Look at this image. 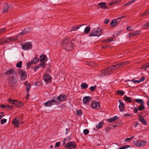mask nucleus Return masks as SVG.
Segmentation results:
<instances>
[{
  "mask_svg": "<svg viewBox=\"0 0 149 149\" xmlns=\"http://www.w3.org/2000/svg\"><path fill=\"white\" fill-rule=\"evenodd\" d=\"M62 44L63 48L66 51L71 50L74 45L68 37H65L63 40Z\"/></svg>",
  "mask_w": 149,
  "mask_h": 149,
  "instance_id": "1",
  "label": "nucleus"
},
{
  "mask_svg": "<svg viewBox=\"0 0 149 149\" xmlns=\"http://www.w3.org/2000/svg\"><path fill=\"white\" fill-rule=\"evenodd\" d=\"M8 85L11 87H13L15 86L16 81L14 79V75L10 76L8 78Z\"/></svg>",
  "mask_w": 149,
  "mask_h": 149,
  "instance_id": "2",
  "label": "nucleus"
},
{
  "mask_svg": "<svg viewBox=\"0 0 149 149\" xmlns=\"http://www.w3.org/2000/svg\"><path fill=\"white\" fill-rule=\"evenodd\" d=\"M91 105L92 108L94 109H98L100 108V103L95 100H93L91 102Z\"/></svg>",
  "mask_w": 149,
  "mask_h": 149,
  "instance_id": "3",
  "label": "nucleus"
},
{
  "mask_svg": "<svg viewBox=\"0 0 149 149\" xmlns=\"http://www.w3.org/2000/svg\"><path fill=\"white\" fill-rule=\"evenodd\" d=\"M102 30L100 29V30H97V31H92L89 34V36H100L102 33Z\"/></svg>",
  "mask_w": 149,
  "mask_h": 149,
  "instance_id": "4",
  "label": "nucleus"
},
{
  "mask_svg": "<svg viewBox=\"0 0 149 149\" xmlns=\"http://www.w3.org/2000/svg\"><path fill=\"white\" fill-rule=\"evenodd\" d=\"M55 98H53V100L44 103V105L47 107H49L53 104H58V103L57 102L56 100H54Z\"/></svg>",
  "mask_w": 149,
  "mask_h": 149,
  "instance_id": "5",
  "label": "nucleus"
},
{
  "mask_svg": "<svg viewBox=\"0 0 149 149\" xmlns=\"http://www.w3.org/2000/svg\"><path fill=\"white\" fill-rule=\"evenodd\" d=\"M136 102L138 103H140V104L141 105V106L138 107V109L140 111H141L142 110H145V107L144 106V102L141 99H136Z\"/></svg>",
  "mask_w": 149,
  "mask_h": 149,
  "instance_id": "6",
  "label": "nucleus"
},
{
  "mask_svg": "<svg viewBox=\"0 0 149 149\" xmlns=\"http://www.w3.org/2000/svg\"><path fill=\"white\" fill-rule=\"evenodd\" d=\"M32 45L31 42H26L22 46V49L24 50H29L32 49Z\"/></svg>",
  "mask_w": 149,
  "mask_h": 149,
  "instance_id": "7",
  "label": "nucleus"
},
{
  "mask_svg": "<svg viewBox=\"0 0 149 149\" xmlns=\"http://www.w3.org/2000/svg\"><path fill=\"white\" fill-rule=\"evenodd\" d=\"M19 74L21 75V79L22 80H25L26 78V74L24 70H19L18 71Z\"/></svg>",
  "mask_w": 149,
  "mask_h": 149,
  "instance_id": "8",
  "label": "nucleus"
},
{
  "mask_svg": "<svg viewBox=\"0 0 149 149\" xmlns=\"http://www.w3.org/2000/svg\"><path fill=\"white\" fill-rule=\"evenodd\" d=\"M76 147V143L73 141L69 142L68 143H67L65 146V148H70V149H72L71 147L72 148H75Z\"/></svg>",
  "mask_w": 149,
  "mask_h": 149,
  "instance_id": "9",
  "label": "nucleus"
},
{
  "mask_svg": "<svg viewBox=\"0 0 149 149\" xmlns=\"http://www.w3.org/2000/svg\"><path fill=\"white\" fill-rule=\"evenodd\" d=\"M125 17V16H123L118 17L116 19H114L110 23V25L112 26H115L116 24H118L120 22V21H118V20L123 17Z\"/></svg>",
  "mask_w": 149,
  "mask_h": 149,
  "instance_id": "10",
  "label": "nucleus"
},
{
  "mask_svg": "<svg viewBox=\"0 0 149 149\" xmlns=\"http://www.w3.org/2000/svg\"><path fill=\"white\" fill-rule=\"evenodd\" d=\"M30 31V28H27L22 30L21 32L18 35V37L19 38L21 37L22 36L28 33Z\"/></svg>",
  "mask_w": 149,
  "mask_h": 149,
  "instance_id": "11",
  "label": "nucleus"
},
{
  "mask_svg": "<svg viewBox=\"0 0 149 149\" xmlns=\"http://www.w3.org/2000/svg\"><path fill=\"white\" fill-rule=\"evenodd\" d=\"M13 74L14 76L16 75V73L15 70L13 69H10L5 72L6 75H8Z\"/></svg>",
  "mask_w": 149,
  "mask_h": 149,
  "instance_id": "12",
  "label": "nucleus"
},
{
  "mask_svg": "<svg viewBox=\"0 0 149 149\" xmlns=\"http://www.w3.org/2000/svg\"><path fill=\"white\" fill-rule=\"evenodd\" d=\"M43 79L45 82H50L51 80V77L48 74H45L43 76Z\"/></svg>",
  "mask_w": 149,
  "mask_h": 149,
  "instance_id": "13",
  "label": "nucleus"
},
{
  "mask_svg": "<svg viewBox=\"0 0 149 149\" xmlns=\"http://www.w3.org/2000/svg\"><path fill=\"white\" fill-rule=\"evenodd\" d=\"M14 105L17 107L20 108L24 105V103L19 101L15 100Z\"/></svg>",
  "mask_w": 149,
  "mask_h": 149,
  "instance_id": "14",
  "label": "nucleus"
},
{
  "mask_svg": "<svg viewBox=\"0 0 149 149\" xmlns=\"http://www.w3.org/2000/svg\"><path fill=\"white\" fill-rule=\"evenodd\" d=\"M67 97V96L66 95H61L56 99L60 101L63 102L66 98Z\"/></svg>",
  "mask_w": 149,
  "mask_h": 149,
  "instance_id": "15",
  "label": "nucleus"
},
{
  "mask_svg": "<svg viewBox=\"0 0 149 149\" xmlns=\"http://www.w3.org/2000/svg\"><path fill=\"white\" fill-rule=\"evenodd\" d=\"M139 121L142 123L144 125H146L147 123L143 117L141 115H139Z\"/></svg>",
  "mask_w": 149,
  "mask_h": 149,
  "instance_id": "16",
  "label": "nucleus"
},
{
  "mask_svg": "<svg viewBox=\"0 0 149 149\" xmlns=\"http://www.w3.org/2000/svg\"><path fill=\"white\" fill-rule=\"evenodd\" d=\"M17 117H16L12 122V123L14 125L15 127H17L19 126V123L17 119Z\"/></svg>",
  "mask_w": 149,
  "mask_h": 149,
  "instance_id": "17",
  "label": "nucleus"
},
{
  "mask_svg": "<svg viewBox=\"0 0 149 149\" xmlns=\"http://www.w3.org/2000/svg\"><path fill=\"white\" fill-rule=\"evenodd\" d=\"M123 99L126 102L129 103L132 102V100L131 97H128L127 95H125L123 97Z\"/></svg>",
  "mask_w": 149,
  "mask_h": 149,
  "instance_id": "18",
  "label": "nucleus"
},
{
  "mask_svg": "<svg viewBox=\"0 0 149 149\" xmlns=\"http://www.w3.org/2000/svg\"><path fill=\"white\" fill-rule=\"evenodd\" d=\"M98 5L100 6V8L102 9H108V8L106 6V4L105 2H101L98 4Z\"/></svg>",
  "mask_w": 149,
  "mask_h": 149,
  "instance_id": "19",
  "label": "nucleus"
},
{
  "mask_svg": "<svg viewBox=\"0 0 149 149\" xmlns=\"http://www.w3.org/2000/svg\"><path fill=\"white\" fill-rule=\"evenodd\" d=\"M118 102L120 103V104L119 106V108L120 109V111H122L124 109V103L122 102L120 100Z\"/></svg>",
  "mask_w": 149,
  "mask_h": 149,
  "instance_id": "20",
  "label": "nucleus"
},
{
  "mask_svg": "<svg viewBox=\"0 0 149 149\" xmlns=\"http://www.w3.org/2000/svg\"><path fill=\"white\" fill-rule=\"evenodd\" d=\"M90 101V97L89 96H86L84 97L83 100V102L84 104H86L89 102Z\"/></svg>",
  "mask_w": 149,
  "mask_h": 149,
  "instance_id": "21",
  "label": "nucleus"
},
{
  "mask_svg": "<svg viewBox=\"0 0 149 149\" xmlns=\"http://www.w3.org/2000/svg\"><path fill=\"white\" fill-rule=\"evenodd\" d=\"M118 119V117L117 116H114L112 118H110L107 120V121L109 123H111L115 121L116 120Z\"/></svg>",
  "mask_w": 149,
  "mask_h": 149,
  "instance_id": "22",
  "label": "nucleus"
},
{
  "mask_svg": "<svg viewBox=\"0 0 149 149\" xmlns=\"http://www.w3.org/2000/svg\"><path fill=\"white\" fill-rule=\"evenodd\" d=\"M141 31H138L133 32L132 33H130L129 35V37L131 38L133 37L134 36L139 35L141 33Z\"/></svg>",
  "mask_w": 149,
  "mask_h": 149,
  "instance_id": "23",
  "label": "nucleus"
},
{
  "mask_svg": "<svg viewBox=\"0 0 149 149\" xmlns=\"http://www.w3.org/2000/svg\"><path fill=\"white\" fill-rule=\"evenodd\" d=\"M103 122L101 121L99 122L98 125H96V128L97 129H100L103 127Z\"/></svg>",
  "mask_w": 149,
  "mask_h": 149,
  "instance_id": "24",
  "label": "nucleus"
},
{
  "mask_svg": "<svg viewBox=\"0 0 149 149\" xmlns=\"http://www.w3.org/2000/svg\"><path fill=\"white\" fill-rule=\"evenodd\" d=\"M4 7H5V8L3 10L2 13H6L8 12V10L9 7H8V5L6 4H5Z\"/></svg>",
  "mask_w": 149,
  "mask_h": 149,
  "instance_id": "25",
  "label": "nucleus"
},
{
  "mask_svg": "<svg viewBox=\"0 0 149 149\" xmlns=\"http://www.w3.org/2000/svg\"><path fill=\"white\" fill-rule=\"evenodd\" d=\"M46 57L44 54L41 55L40 57V60L42 62H44Z\"/></svg>",
  "mask_w": 149,
  "mask_h": 149,
  "instance_id": "26",
  "label": "nucleus"
},
{
  "mask_svg": "<svg viewBox=\"0 0 149 149\" xmlns=\"http://www.w3.org/2000/svg\"><path fill=\"white\" fill-rule=\"evenodd\" d=\"M18 37V35L16 37H9L10 42L13 41H17L18 40V38H19Z\"/></svg>",
  "mask_w": 149,
  "mask_h": 149,
  "instance_id": "27",
  "label": "nucleus"
},
{
  "mask_svg": "<svg viewBox=\"0 0 149 149\" xmlns=\"http://www.w3.org/2000/svg\"><path fill=\"white\" fill-rule=\"evenodd\" d=\"M129 61H127L124 62H123L122 63H119V65L120 66V67H122L127 65V64H129Z\"/></svg>",
  "mask_w": 149,
  "mask_h": 149,
  "instance_id": "28",
  "label": "nucleus"
},
{
  "mask_svg": "<svg viewBox=\"0 0 149 149\" xmlns=\"http://www.w3.org/2000/svg\"><path fill=\"white\" fill-rule=\"evenodd\" d=\"M81 89H86L88 86V85L86 83H82L81 85Z\"/></svg>",
  "mask_w": 149,
  "mask_h": 149,
  "instance_id": "29",
  "label": "nucleus"
},
{
  "mask_svg": "<svg viewBox=\"0 0 149 149\" xmlns=\"http://www.w3.org/2000/svg\"><path fill=\"white\" fill-rule=\"evenodd\" d=\"M84 25L81 24V25H80L79 26H78V25L74 27H72V29L71 30V31H76L78 29H79V27L82 26L83 25Z\"/></svg>",
  "mask_w": 149,
  "mask_h": 149,
  "instance_id": "30",
  "label": "nucleus"
},
{
  "mask_svg": "<svg viewBox=\"0 0 149 149\" xmlns=\"http://www.w3.org/2000/svg\"><path fill=\"white\" fill-rule=\"evenodd\" d=\"M3 43H8L10 42L9 37L3 38Z\"/></svg>",
  "mask_w": 149,
  "mask_h": 149,
  "instance_id": "31",
  "label": "nucleus"
},
{
  "mask_svg": "<svg viewBox=\"0 0 149 149\" xmlns=\"http://www.w3.org/2000/svg\"><path fill=\"white\" fill-rule=\"evenodd\" d=\"M39 58L38 57H35L33 58V60L31 61L33 63H36L39 61Z\"/></svg>",
  "mask_w": 149,
  "mask_h": 149,
  "instance_id": "32",
  "label": "nucleus"
},
{
  "mask_svg": "<svg viewBox=\"0 0 149 149\" xmlns=\"http://www.w3.org/2000/svg\"><path fill=\"white\" fill-rule=\"evenodd\" d=\"M90 30V28L89 27L87 26L84 29V32L86 34H88L89 33Z\"/></svg>",
  "mask_w": 149,
  "mask_h": 149,
  "instance_id": "33",
  "label": "nucleus"
},
{
  "mask_svg": "<svg viewBox=\"0 0 149 149\" xmlns=\"http://www.w3.org/2000/svg\"><path fill=\"white\" fill-rule=\"evenodd\" d=\"M141 67L146 70L147 68H149V63L143 65H142Z\"/></svg>",
  "mask_w": 149,
  "mask_h": 149,
  "instance_id": "34",
  "label": "nucleus"
},
{
  "mask_svg": "<svg viewBox=\"0 0 149 149\" xmlns=\"http://www.w3.org/2000/svg\"><path fill=\"white\" fill-rule=\"evenodd\" d=\"M134 143L136 146L137 147H139L141 146L140 145V141L139 140H138L137 141H134Z\"/></svg>",
  "mask_w": 149,
  "mask_h": 149,
  "instance_id": "35",
  "label": "nucleus"
},
{
  "mask_svg": "<svg viewBox=\"0 0 149 149\" xmlns=\"http://www.w3.org/2000/svg\"><path fill=\"white\" fill-rule=\"evenodd\" d=\"M116 93L121 96L125 94V92L123 91L118 90L117 91Z\"/></svg>",
  "mask_w": 149,
  "mask_h": 149,
  "instance_id": "36",
  "label": "nucleus"
},
{
  "mask_svg": "<svg viewBox=\"0 0 149 149\" xmlns=\"http://www.w3.org/2000/svg\"><path fill=\"white\" fill-rule=\"evenodd\" d=\"M136 0H132L131 1H129V2L125 3L123 6H128L130 5L131 4L133 3Z\"/></svg>",
  "mask_w": 149,
  "mask_h": 149,
  "instance_id": "37",
  "label": "nucleus"
},
{
  "mask_svg": "<svg viewBox=\"0 0 149 149\" xmlns=\"http://www.w3.org/2000/svg\"><path fill=\"white\" fill-rule=\"evenodd\" d=\"M140 145L141 146H144L146 143V142L145 141H144L143 140H140Z\"/></svg>",
  "mask_w": 149,
  "mask_h": 149,
  "instance_id": "38",
  "label": "nucleus"
},
{
  "mask_svg": "<svg viewBox=\"0 0 149 149\" xmlns=\"http://www.w3.org/2000/svg\"><path fill=\"white\" fill-rule=\"evenodd\" d=\"M149 28V22L144 24L142 26L143 29H148Z\"/></svg>",
  "mask_w": 149,
  "mask_h": 149,
  "instance_id": "39",
  "label": "nucleus"
},
{
  "mask_svg": "<svg viewBox=\"0 0 149 149\" xmlns=\"http://www.w3.org/2000/svg\"><path fill=\"white\" fill-rule=\"evenodd\" d=\"M113 72V71L111 70V71L104 72V74L105 75H109L112 74Z\"/></svg>",
  "mask_w": 149,
  "mask_h": 149,
  "instance_id": "40",
  "label": "nucleus"
},
{
  "mask_svg": "<svg viewBox=\"0 0 149 149\" xmlns=\"http://www.w3.org/2000/svg\"><path fill=\"white\" fill-rule=\"evenodd\" d=\"M97 88L96 85H95L93 86H91L89 88V89L92 92L94 91H95V89Z\"/></svg>",
  "mask_w": 149,
  "mask_h": 149,
  "instance_id": "41",
  "label": "nucleus"
},
{
  "mask_svg": "<svg viewBox=\"0 0 149 149\" xmlns=\"http://www.w3.org/2000/svg\"><path fill=\"white\" fill-rule=\"evenodd\" d=\"M86 64L87 65L91 67H94L95 65V63L93 62H87Z\"/></svg>",
  "mask_w": 149,
  "mask_h": 149,
  "instance_id": "42",
  "label": "nucleus"
},
{
  "mask_svg": "<svg viewBox=\"0 0 149 149\" xmlns=\"http://www.w3.org/2000/svg\"><path fill=\"white\" fill-rule=\"evenodd\" d=\"M31 87V85L30 84H28L26 86V90L27 92H29L30 88Z\"/></svg>",
  "mask_w": 149,
  "mask_h": 149,
  "instance_id": "43",
  "label": "nucleus"
},
{
  "mask_svg": "<svg viewBox=\"0 0 149 149\" xmlns=\"http://www.w3.org/2000/svg\"><path fill=\"white\" fill-rule=\"evenodd\" d=\"M125 81H131L135 83H139V80H136L134 79H133L131 81H130V80H129V79H128L127 80H126Z\"/></svg>",
  "mask_w": 149,
  "mask_h": 149,
  "instance_id": "44",
  "label": "nucleus"
},
{
  "mask_svg": "<svg viewBox=\"0 0 149 149\" xmlns=\"http://www.w3.org/2000/svg\"><path fill=\"white\" fill-rule=\"evenodd\" d=\"M22 63L21 61L18 62L16 64V66L17 68H21L22 66Z\"/></svg>",
  "mask_w": 149,
  "mask_h": 149,
  "instance_id": "45",
  "label": "nucleus"
},
{
  "mask_svg": "<svg viewBox=\"0 0 149 149\" xmlns=\"http://www.w3.org/2000/svg\"><path fill=\"white\" fill-rule=\"evenodd\" d=\"M113 68L114 69H117L120 68L119 63H117V64L113 65Z\"/></svg>",
  "mask_w": 149,
  "mask_h": 149,
  "instance_id": "46",
  "label": "nucleus"
},
{
  "mask_svg": "<svg viewBox=\"0 0 149 149\" xmlns=\"http://www.w3.org/2000/svg\"><path fill=\"white\" fill-rule=\"evenodd\" d=\"M77 114L79 116H80L82 114V111L81 110H78L76 111Z\"/></svg>",
  "mask_w": 149,
  "mask_h": 149,
  "instance_id": "47",
  "label": "nucleus"
},
{
  "mask_svg": "<svg viewBox=\"0 0 149 149\" xmlns=\"http://www.w3.org/2000/svg\"><path fill=\"white\" fill-rule=\"evenodd\" d=\"M8 101L10 102L11 104H14L15 100H12L11 98H9L8 99Z\"/></svg>",
  "mask_w": 149,
  "mask_h": 149,
  "instance_id": "48",
  "label": "nucleus"
},
{
  "mask_svg": "<svg viewBox=\"0 0 149 149\" xmlns=\"http://www.w3.org/2000/svg\"><path fill=\"white\" fill-rule=\"evenodd\" d=\"M149 13V11L148 10L146 11L143 13L141 15V17H142L143 16H145Z\"/></svg>",
  "mask_w": 149,
  "mask_h": 149,
  "instance_id": "49",
  "label": "nucleus"
},
{
  "mask_svg": "<svg viewBox=\"0 0 149 149\" xmlns=\"http://www.w3.org/2000/svg\"><path fill=\"white\" fill-rule=\"evenodd\" d=\"M7 121V120L5 118H3L1 120V124H3L4 123L6 122Z\"/></svg>",
  "mask_w": 149,
  "mask_h": 149,
  "instance_id": "50",
  "label": "nucleus"
},
{
  "mask_svg": "<svg viewBox=\"0 0 149 149\" xmlns=\"http://www.w3.org/2000/svg\"><path fill=\"white\" fill-rule=\"evenodd\" d=\"M127 30L128 31H133V28L131 26H128L127 28Z\"/></svg>",
  "mask_w": 149,
  "mask_h": 149,
  "instance_id": "51",
  "label": "nucleus"
},
{
  "mask_svg": "<svg viewBox=\"0 0 149 149\" xmlns=\"http://www.w3.org/2000/svg\"><path fill=\"white\" fill-rule=\"evenodd\" d=\"M39 65L40 66V67H42V68H44L46 66L45 63H44V62H43L42 63H40Z\"/></svg>",
  "mask_w": 149,
  "mask_h": 149,
  "instance_id": "52",
  "label": "nucleus"
},
{
  "mask_svg": "<svg viewBox=\"0 0 149 149\" xmlns=\"http://www.w3.org/2000/svg\"><path fill=\"white\" fill-rule=\"evenodd\" d=\"M32 62H31V61L29 63H28L27 64L26 67L27 68H29L31 66V64H33Z\"/></svg>",
  "mask_w": 149,
  "mask_h": 149,
  "instance_id": "53",
  "label": "nucleus"
},
{
  "mask_svg": "<svg viewBox=\"0 0 149 149\" xmlns=\"http://www.w3.org/2000/svg\"><path fill=\"white\" fill-rule=\"evenodd\" d=\"M13 108V107L12 105H6V109H8V110L12 109Z\"/></svg>",
  "mask_w": 149,
  "mask_h": 149,
  "instance_id": "54",
  "label": "nucleus"
},
{
  "mask_svg": "<svg viewBox=\"0 0 149 149\" xmlns=\"http://www.w3.org/2000/svg\"><path fill=\"white\" fill-rule=\"evenodd\" d=\"M83 132H84V133L85 135H87L88 134V133L89 132V131L87 129H85L84 130Z\"/></svg>",
  "mask_w": 149,
  "mask_h": 149,
  "instance_id": "55",
  "label": "nucleus"
},
{
  "mask_svg": "<svg viewBox=\"0 0 149 149\" xmlns=\"http://www.w3.org/2000/svg\"><path fill=\"white\" fill-rule=\"evenodd\" d=\"M130 145H125V146H123L120 147V149H125L130 147Z\"/></svg>",
  "mask_w": 149,
  "mask_h": 149,
  "instance_id": "56",
  "label": "nucleus"
},
{
  "mask_svg": "<svg viewBox=\"0 0 149 149\" xmlns=\"http://www.w3.org/2000/svg\"><path fill=\"white\" fill-rule=\"evenodd\" d=\"M40 68V66L39 65H38V66H35L34 68V70L35 71H36L37 70L39 69Z\"/></svg>",
  "mask_w": 149,
  "mask_h": 149,
  "instance_id": "57",
  "label": "nucleus"
},
{
  "mask_svg": "<svg viewBox=\"0 0 149 149\" xmlns=\"http://www.w3.org/2000/svg\"><path fill=\"white\" fill-rule=\"evenodd\" d=\"M60 143H61L60 142L56 143L54 146L55 148L59 147L60 146Z\"/></svg>",
  "mask_w": 149,
  "mask_h": 149,
  "instance_id": "58",
  "label": "nucleus"
},
{
  "mask_svg": "<svg viewBox=\"0 0 149 149\" xmlns=\"http://www.w3.org/2000/svg\"><path fill=\"white\" fill-rule=\"evenodd\" d=\"M109 71V70H108V67H107V68H105L104 69L102 70L101 71V72L104 74V72H107V71Z\"/></svg>",
  "mask_w": 149,
  "mask_h": 149,
  "instance_id": "59",
  "label": "nucleus"
},
{
  "mask_svg": "<svg viewBox=\"0 0 149 149\" xmlns=\"http://www.w3.org/2000/svg\"><path fill=\"white\" fill-rule=\"evenodd\" d=\"M108 70H114V68H113V65L108 67Z\"/></svg>",
  "mask_w": 149,
  "mask_h": 149,
  "instance_id": "60",
  "label": "nucleus"
},
{
  "mask_svg": "<svg viewBox=\"0 0 149 149\" xmlns=\"http://www.w3.org/2000/svg\"><path fill=\"white\" fill-rule=\"evenodd\" d=\"M6 28H2L0 29V34L2 33L3 32H4L6 30Z\"/></svg>",
  "mask_w": 149,
  "mask_h": 149,
  "instance_id": "61",
  "label": "nucleus"
},
{
  "mask_svg": "<svg viewBox=\"0 0 149 149\" xmlns=\"http://www.w3.org/2000/svg\"><path fill=\"white\" fill-rule=\"evenodd\" d=\"M107 43L113 41V39L112 38H109L108 39H107Z\"/></svg>",
  "mask_w": 149,
  "mask_h": 149,
  "instance_id": "62",
  "label": "nucleus"
},
{
  "mask_svg": "<svg viewBox=\"0 0 149 149\" xmlns=\"http://www.w3.org/2000/svg\"><path fill=\"white\" fill-rule=\"evenodd\" d=\"M145 78L143 76L142 77H141V79H139V83L144 81V80H145Z\"/></svg>",
  "mask_w": 149,
  "mask_h": 149,
  "instance_id": "63",
  "label": "nucleus"
},
{
  "mask_svg": "<svg viewBox=\"0 0 149 149\" xmlns=\"http://www.w3.org/2000/svg\"><path fill=\"white\" fill-rule=\"evenodd\" d=\"M139 124V123L138 122H135L134 123V127H136L137 125Z\"/></svg>",
  "mask_w": 149,
  "mask_h": 149,
  "instance_id": "64",
  "label": "nucleus"
}]
</instances>
